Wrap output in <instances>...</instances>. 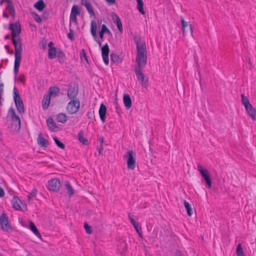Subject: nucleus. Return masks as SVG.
<instances>
[{
    "instance_id": "864d4df0",
    "label": "nucleus",
    "mask_w": 256,
    "mask_h": 256,
    "mask_svg": "<svg viewBox=\"0 0 256 256\" xmlns=\"http://www.w3.org/2000/svg\"><path fill=\"white\" fill-rule=\"evenodd\" d=\"M122 244V245L124 247H125V246H126V243H125V242H123Z\"/></svg>"
},
{
    "instance_id": "f03ea898",
    "label": "nucleus",
    "mask_w": 256,
    "mask_h": 256,
    "mask_svg": "<svg viewBox=\"0 0 256 256\" xmlns=\"http://www.w3.org/2000/svg\"><path fill=\"white\" fill-rule=\"evenodd\" d=\"M137 54L136 59V66L135 68L143 69L146 63L147 52L146 44L143 41L136 42Z\"/></svg>"
},
{
    "instance_id": "f257e3e1",
    "label": "nucleus",
    "mask_w": 256,
    "mask_h": 256,
    "mask_svg": "<svg viewBox=\"0 0 256 256\" xmlns=\"http://www.w3.org/2000/svg\"><path fill=\"white\" fill-rule=\"evenodd\" d=\"M10 29L12 31V42L14 47V72L15 74H16L18 71L22 52V44L18 38L21 30L20 23L16 22L14 24H10Z\"/></svg>"
},
{
    "instance_id": "4d7b16f0",
    "label": "nucleus",
    "mask_w": 256,
    "mask_h": 256,
    "mask_svg": "<svg viewBox=\"0 0 256 256\" xmlns=\"http://www.w3.org/2000/svg\"><path fill=\"white\" fill-rule=\"evenodd\" d=\"M10 54H13V52H12H12H10Z\"/></svg>"
},
{
    "instance_id": "49530a36",
    "label": "nucleus",
    "mask_w": 256,
    "mask_h": 256,
    "mask_svg": "<svg viewBox=\"0 0 256 256\" xmlns=\"http://www.w3.org/2000/svg\"><path fill=\"white\" fill-rule=\"evenodd\" d=\"M24 75H20L18 78V80H20V82L24 83Z\"/></svg>"
},
{
    "instance_id": "393cba45",
    "label": "nucleus",
    "mask_w": 256,
    "mask_h": 256,
    "mask_svg": "<svg viewBox=\"0 0 256 256\" xmlns=\"http://www.w3.org/2000/svg\"><path fill=\"white\" fill-rule=\"evenodd\" d=\"M50 97L49 95H45L42 100V106L44 110H46L48 108L50 103Z\"/></svg>"
},
{
    "instance_id": "20e7f679",
    "label": "nucleus",
    "mask_w": 256,
    "mask_h": 256,
    "mask_svg": "<svg viewBox=\"0 0 256 256\" xmlns=\"http://www.w3.org/2000/svg\"><path fill=\"white\" fill-rule=\"evenodd\" d=\"M80 10L78 6H73L70 17V26H76L78 25L77 16L80 15Z\"/></svg>"
},
{
    "instance_id": "09e8293b",
    "label": "nucleus",
    "mask_w": 256,
    "mask_h": 256,
    "mask_svg": "<svg viewBox=\"0 0 256 256\" xmlns=\"http://www.w3.org/2000/svg\"><path fill=\"white\" fill-rule=\"evenodd\" d=\"M104 33L102 32H100V37L102 40L104 38Z\"/></svg>"
},
{
    "instance_id": "5701e85b",
    "label": "nucleus",
    "mask_w": 256,
    "mask_h": 256,
    "mask_svg": "<svg viewBox=\"0 0 256 256\" xmlns=\"http://www.w3.org/2000/svg\"><path fill=\"white\" fill-rule=\"evenodd\" d=\"M47 125L48 128L52 132H56L59 130L58 127L56 125L52 118H48L47 120Z\"/></svg>"
},
{
    "instance_id": "c9c22d12",
    "label": "nucleus",
    "mask_w": 256,
    "mask_h": 256,
    "mask_svg": "<svg viewBox=\"0 0 256 256\" xmlns=\"http://www.w3.org/2000/svg\"><path fill=\"white\" fill-rule=\"evenodd\" d=\"M54 140L56 146L62 149H64L65 148L64 144L60 142L56 137L53 138Z\"/></svg>"
},
{
    "instance_id": "473e14b6",
    "label": "nucleus",
    "mask_w": 256,
    "mask_h": 256,
    "mask_svg": "<svg viewBox=\"0 0 256 256\" xmlns=\"http://www.w3.org/2000/svg\"><path fill=\"white\" fill-rule=\"evenodd\" d=\"M38 142L39 145L44 147L47 146L48 142L42 136H38Z\"/></svg>"
},
{
    "instance_id": "603ef678",
    "label": "nucleus",
    "mask_w": 256,
    "mask_h": 256,
    "mask_svg": "<svg viewBox=\"0 0 256 256\" xmlns=\"http://www.w3.org/2000/svg\"><path fill=\"white\" fill-rule=\"evenodd\" d=\"M103 142H104V140H103V138H102L100 139V144H102V143H103Z\"/></svg>"
},
{
    "instance_id": "423d86ee",
    "label": "nucleus",
    "mask_w": 256,
    "mask_h": 256,
    "mask_svg": "<svg viewBox=\"0 0 256 256\" xmlns=\"http://www.w3.org/2000/svg\"><path fill=\"white\" fill-rule=\"evenodd\" d=\"M136 154L132 150H128L124 155L126 158L128 168L130 170H133L136 167Z\"/></svg>"
},
{
    "instance_id": "4c0bfd02",
    "label": "nucleus",
    "mask_w": 256,
    "mask_h": 256,
    "mask_svg": "<svg viewBox=\"0 0 256 256\" xmlns=\"http://www.w3.org/2000/svg\"><path fill=\"white\" fill-rule=\"evenodd\" d=\"M38 193V190L36 188H34L32 192L30 193V194L28 196V200H30L31 199L35 196Z\"/></svg>"
},
{
    "instance_id": "f8f14e48",
    "label": "nucleus",
    "mask_w": 256,
    "mask_h": 256,
    "mask_svg": "<svg viewBox=\"0 0 256 256\" xmlns=\"http://www.w3.org/2000/svg\"><path fill=\"white\" fill-rule=\"evenodd\" d=\"M0 226L2 230L6 231H8L10 228L8 216L4 213H3L0 216Z\"/></svg>"
},
{
    "instance_id": "13d9d810",
    "label": "nucleus",
    "mask_w": 256,
    "mask_h": 256,
    "mask_svg": "<svg viewBox=\"0 0 256 256\" xmlns=\"http://www.w3.org/2000/svg\"><path fill=\"white\" fill-rule=\"evenodd\" d=\"M2 86V84H0V86Z\"/></svg>"
},
{
    "instance_id": "79ce46f5",
    "label": "nucleus",
    "mask_w": 256,
    "mask_h": 256,
    "mask_svg": "<svg viewBox=\"0 0 256 256\" xmlns=\"http://www.w3.org/2000/svg\"><path fill=\"white\" fill-rule=\"evenodd\" d=\"M84 228H85V230H86V232L88 234H90L92 233V230L91 227L88 224L86 223L84 224Z\"/></svg>"
},
{
    "instance_id": "7c9ffc66",
    "label": "nucleus",
    "mask_w": 256,
    "mask_h": 256,
    "mask_svg": "<svg viewBox=\"0 0 256 256\" xmlns=\"http://www.w3.org/2000/svg\"><path fill=\"white\" fill-rule=\"evenodd\" d=\"M184 204L188 216H191L192 214V208H191L190 204L186 200H184Z\"/></svg>"
},
{
    "instance_id": "aec40b11",
    "label": "nucleus",
    "mask_w": 256,
    "mask_h": 256,
    "mask_svg": "<svg viewBox=\"0 0 256 256\" xmlns=\"http://www.w3.org/2000/svg\"><path fill=\"white\" fill-rule=\"evenodd\" d=\"M106 107L104 104H101L98 110V113L100 120L102 122L106 121Z\"/></svg>"
},
{
    "instance_id": "a18cd8bd",
    "label": "nucleus",
    "mask_w": 256,
    "mask_h": 256,
    "mask_svg": "<svg viewBox=\"0 0 256 256\" xmlns=\"http://www.w3.org/2000/svg\"><path fill=\"white\" fill-rule=\"evenodd\" d=\"M34 20L38 22H40L42 21L41 18L38 16V15H36V16L34 17Z\"/></svg>"
},
{
    "instance_id": "a878e982",
    "label": "nucleus",
    "mask_w": 256,
    "mask_h": 256,
    "mask_svg": "<svg viewBox=\"0 0 256 256\" xmlns=\"http://www.w3.org/2000/svg\"><path fill=\"white\" fill-rule=\"evenodd\" d=\"M30 228L36 236H38L39 238H40V237H41L40 234L38 232L34 224L32 222H30Z\"/></svg>"
},
{
    "instance_id": "37998d69",
    "label": "nucleus",
    "mask_w": 256,
    "mask_h": 256,
    "mask_svg": "<svg viewBox=\"0 0 256 256\" xmlns=\"http://www.w3.org/2000/svg\"><path fill=\"white\" fill-rule=\"evenodd\" d=\"M104 1L110 6L114 5L116 2V0H104Z\"/></svg>"
},
{
    "instance_id": "4be33fe9",
    "label": "nucleus",
    "mask_w": 256,
    "mask_h": 256,
    "mask_svg": "<svg viewBox=\"0 0 256 256\" xmlns=\"http://www.w3.org/2000/svg\"><path fill=\"white\" fill-rule=\"evenodd\" d=\"M128 218L132 223V224L134 226L135 230L139 234L140 236H141V227L140 224L135 221L134 216L130 214H128Z\"/></svg>"
},
{
    "instance_id": "39448f33",
    "label": "nucleus",
    "mask_w": 256,
    "mask_h": 256,
    "mask_svg": "<svg viewBox=\"0 0 256 256\" xmlns=\"http://www.w3.org/2000/svg\"><path fill=\"white\" fill-rule=\"evenodd\" d=\"M80 102L78 99L71 100L66 106V110L69 114H76L80 109Z\"/></svg>"
},
{
    "instance_id": "a19ab883",
    "label": "nucleus",
    "mask_w": 256,
    "mask_h": 256,
    "mask_svg": "<svg viewBox=\"0 0 256 256\" xmlns=\"http://www.w3.org/2000/svg\"><path fill=\"white\" fill-rule=\"evenodd\" d=\"M100 32L104 34L106 33L110 34V30H108V28L106 27V26L105 24H102V26L101 30Z\"/></svg>"
},
{
    "instance_id": "ea45409f",
    "label": "nucleus",
    "mask_w": 256,
    "mask_h": 256,
    "mask_svg": "<svg viewBox=\"0 0 256 256\" xmlns=\"http://www.w3.org/2000/svg\"><path fill=\"white\" fill-rule=\"evenodd\" d=\"M78 140L80 142L85 145L88 144V140L85 138L81 134H78Z\"/></svg>"
},
{
    "instance_id": "6e6552de",
    "label": "nucleus",
    "mask_w": 256,
    "mask_h": 256,
    "mask_svg": "<svg viewBox=\"0 0 256 256\" xmlns=\"http://www.w3.org/2000/svg\"><path fill=\"white\" fill-rule=\"evenodd\" d=\"M197 168L202 178L205 180L208 188H210L212 186V180L209 171L206 168H204L201 165H198Z\"/></svg>"
},
{
    "instance_id": "9d476101",
    "label": "nucleus",
    "mask_w": 256,
    "mask_h": 256,
    "mask_svg": "<svg viewBox=\"0 0 256 256\" xmlns=\"http://www.w3.org/2000/svg\"><path fill=\"white\" fill-rule=\"evenodd\" d=\"M54 44L52 42H50L48 44V56L50 59L54 58L56 55L58 56H64V53L60 49H57L56 48L53 47Z\"/></svg>"
},
{
    "instance_id": "a211bd4d",
    "label": "nucleus",
    "mask_w": 256,
    "mask_h": 256,
    "mask_svg": "<svg viewBox=\"0 0 256 256\" xmlns=\"http://www.w3.org/2000/svg\"><path fill=\"white\" fill-rule=\"evenodd\" d=\"M81 4L84 6L90 16H94L95 14L90 0H81Z\"/></svg>"
},
{
    "instance_id": "c756f323",
    "label": "nucleus",
    "mask_w": 256,
    "mask_h": 256,
    "mask_svg": "<svg viewBox=\"0 0 256 256\" xmlns=\"http://www.w3.org/2000/svg\"><path fill=\"white\" fill-rule=\"evenodd\" d=\"M56 120L58 122L65 123L67 120V116L64 114H60L56 116Z\"/></svg>"
},
{
    "instance_id": "4468645a",
    "label": "nucleus",
    "mask_w": 256,
    "mask_h": 256,
    "mask_svg": "<svg viewBox=\"0 0 256 256\" xmlns=\"http://www.w3.org/2000/svg\"><path fill=\"white\" fill-rule=\"evenodd\" d=\"M78 93V88L74 85L70 86L68 90V96L70 100L76 99V98Z\"/></svg>"
},
{
    "instance_id": "cd10ccee",
    "label": "nucleus",
    "mask_w": 256,
    "mask_h": 256,
    "mask_svg": "<svg viewBox=\"0 0 256 256\" xmlns=\"http://www.w3.org/2000/svg\"><path fill=\"white\" fill-rule=\"evenodd\" d=\"M34 7L39 11H42L44 7L45 4L42 0H39L38 2L34 4Z\"/></svg>"
},
{
    "instance_id": "e433bc0d",
    "label": "nucleus",
    "mask_w": 256,
    "mask_h": 256,
    "mask_svg": "<svg viewBox=\"0 0 256 256\" xmlns=\"http://www.w3.org/2000/svg\"><path fill=\"white\" fill-rule=\"evenodd\" d=\"M9 112H12V118L14 120H16L20 124V119L19 117L16 114L14 110L12 108H10L9 110Z\"/></svg>"
},
{
    "instance_id": "b1692460",
    "label": "nucleus",
    "mask_w": 256,
    "mask_h": 256,
    "mask_svg": "<svg viewBox=\"0 0 256 256\" xmlns=\"http://www.w3.org/2000/svg\"><path fill=\"white\" fill-rule=\"evenodd\" d=\"M123 102L126 108L130 109L132 106V100L128 94H126L124 96Z\"/></svg>"
},
{
    "instance_id": "de8ad7c7",
    "label": "nucleus",
    "mask_w": 256,
    "mask_h": 256,
    "mask_svg": "<svg viewBox=\"0 0 256 256\" xmlns=\"http://www.w3.org/2000/svg\"><path fill=\"white\" fill-rule=\"evenodd\" d=\"M4 190L1 188H0V198L4 196Z\"/></svg>"
},
{
    "instance_id": "1a4fd4ad",
    "label": "nucleus",
    "mask_w": 256,
    "mask_h": 256,
    "mask_svg": "<svg viewBox=\"0 0 256 256\" xmlns=\"http://www.w3.org/2000/svg\"><path fill=\"white\" fill-rule=\"evenodd\" d=\"M142 70V69L135 68L136 75L142 87L147 88L148 86V78L144 75Z\"/></svg>"
},
{
    "instance_id": "bb28decb",
    "label": "nucleus",
    "mask_w": 256,
    "mask_h": 256,
    "mask_svg": "<svg viewBox=\"0 0 256 256\" xmlns=\"http://www.w3.org/2000/svg\"><path fill=\"white\" fill-rule=\"evenodd\" d=\"M137 2V9L138 12L142 15L145 14V12L144 10V2L142 0H136Z\"/></svg>"
},
{
    "instance_id": "2eb2a0df",
    "label": "nucleus",
    "mask_w": 256,
    "mask_h": 256,
    "mask_svg": "<svg viewBox=\"0 0 256 256\" xmlns=\"http://www.w3.org/2000/svg\"><path fill=\"white\" fill-rule=\"evenodd\" d=\"M96 30H97V25L96 23L94 21H92L91 22L90 26V31L91 34L94 38L95 40L98 43L100 46H102V43L99 40L97 37L96 35Z\"/></svg>"
},
{
    "instance_id": "58836bf2",
    "label": "nucleus",
    "mask_w": 256,
    "mask_h": 256,
    "mask_svg": "<svg viewBox=\"0 0 256 256\" xmlns=\"http://www.w3.org/2000/svg\"><path fill=\"white\" fill-rule=\"evenodd\" d=\"M6 8L8 10V12L10 14H12V15L14 14V9L13 8L12 4L9 2H8Z\"/></svg>"
},
{
    "instance_id": "c03bdc74",
    "label": "nucleus",
    "mask_w": 256,
    "mask_h": 256,
    "mask_svg": "<svg viewBox=\"0 0 256 256\" xmlns=\"http://www.w3.org/2000/svg\"><path fill=\"white\" fill-rule=\"evenodd\" d=\"M97 150L99 154H102V152L103 150L102 146V144H100V146H98L97 148Z\"/></svg>"
},
{
    "instance_id": "6ab92c4d",
    "label": "nucleus",
    "mask_w": 256,
    "mask_h": 256,
    "mask_svg": "<svg viewBox=\"0 0 256 256\" xmlns=\"http://www.w3.org/2000/svg\"><path fill=\"white\" fill-rule=\"evenodd\" d=\"M11 203L12 208L15 210H23V209L21 206L22 204V202L18 196H14L11 200Z\"/></svg>"
},
{
    "instance_id": "f704fd0d",
    "label": "nucleus",
    "mask_w": 256,
    "mask_h": 256,
    "mask_svg": "<svg viewBox=\"0 0 256 256\" xmlns=\"http://www.w3.org/2000/svg\"><path fill=\"white\" fill-rule=\"evenodd\" d=\"M80 58L82 62L86 61L88 62L86 54L84 50H82L80 52Z\"/></svg>"
},
{
    "instance_id": "6e6d98bb",
    "label": "nucleus",
    "mask_w": 256,
    "mask_h": 256,
    "mask_svg": "<svg viewBox=\"0 0 256 256\" xmlns=\"http://www.w3.org/2000/svg\"><path fill=\"white\" fill-rule=\"evenodd\" d=\"M112 60H114V58H113V56L112 55Z\"/></svg>"
},
{
    "instance_id": "0eeeda50",
    "label": "nucleus",
    "mask_w": 256,
    "mask_h": 256,
    "mask_svg": "<svg viewBox=\"0 0 256 256\" xmlns=\"http://www.w3.org/2000/svg\"><path fill=\"white\" fill-rule=\"evenodd\" d=\"M14 100L17 110L18 112L23 113L24 111V104L18 94V90L16 88L14 89Z\"/></svg>"
},
{
    "instance_id": "c85d7f7f",
    "label": "nucleus",
    "mask_w": 256,
    "mask_h": 256,
    "mask_svg": "<svg viewBox=\"0 0 256 256\" xmlns=\"http://www.w3.org/2000/svg\"><path fill=\"white\" fill-rule=\"evenodd\" d=\"M59 91L60 90L57 87L50 88L48 91L47 95L50 96V97L55 96L59 92Z\"/></svg>"
},
{
    "instance_id": "9b49d317",
    "label": "nucleus",
    "mask_w": 256,
    "mask_h": 256,
    "mask_svg": "<svg viewBox=\"0 0 256 256\" xmlns=\"http://www.w3.org/2000/svg\"><path fill=\"white\" fill-rule=\"evenodd\" d=\"M61 186V182L58 178H52L50 180L46 186L48 189L50 191L56 192Z\"/></svg>"
},
{
    "instance_id": "3c124183",
    "label": "nucleus",
    "mask_w": 256,
    "mask_h": 256,
    "mask_svg": "<svg viewBox=\"0 0 256 256\" xmlns=\"http://www.w3.org/2000/svg\"><path fill=\"white\" fill-rule=\"evenodd\" d=\"M176 256H183L180 252H178Z\"/></svg>"
},
{
    "instance_id": "2f4dec72",
    "label": "nucleus",
    "mask_w": 256,
    "mask_h": 256,
    "mask_svg": "<svg viewBox=\"0 0 256 256\" xmlns=\"http://www.w3.org/2000/svg\"><path fill=\"white\" fill-rule=\"evenodd\" d=\"M236 254L237 256H245L240 244H238L237 246Z\"/></svg>"
},
{
    "instance_id": "8fccbe9b",
    "label": "nucleus",
    "mask_w": 256,
    "mask_h": 256,
    "mask_svg": "<svg viewBox=\"0 0 256 256\" xmlns=\"http://www.w3.org/2000/svg\"><path fill=\"white\" fill-rule=\"evenodd\" d=\"M68 38L70 39V40H72V36L70 35V34H68Z\"/></svg>"
},
{
    "instance_id": "72a5a7b5",
    "label": "nucleus",
    "mask_w": 256,
    "mask_h": 256,
    "mask_svg": "<svg viewBox=\"0 0 256 256\" xmlns=\"http://www.w3.org/2000/svg\"><path fill=\"white\" fill-rule=\"evenodd\" d=\"M66 186L68 190V194L70 196H72V194H73L74 193V190L72 188L70 184L68 182H66Z\"/></svg>"
},
{
    "instance_id": "ddd939ff",
    "label": "nucleus",
    "mask_w": 256,
    "mask_h": 256,
    "mask_svg": "<svg viewBox=\"0 0 256 256\" xmlns=\"http://www.w3.org/2000/svg\"><path fill=\"white\" fill-rule=\"evenodd\" d=\"M109 48L108 44H106L102 47V54L103 60L106 64L108 65L109 63L108 54H109Z\"/></svg>"
},
{
    "instance_id": "7ed1b4c3",
    "label": "nucleus",
    "mask_w": 256,
    "mask_h": 256,
    "mask_svg": "<svg viewBox=\"0 0 256 256\" xmlns=\"http://www.w3.org/2000/svg\"><path fill=\"white\" fill-rule=\"evenodd\" d=\"M242 103L244 106L246 112L248 115L254 120L256 119V110L250 104L248 98L244 96V94H241Z\"/></svg>"
},
{
    "instance_id": "dca6fc26",
    "label": "nucleus",
    "mask_w": 256,
    "mask_h": 256,
    "mask_svg": "<svg viewBox=\"0 0 256 256\" xmlns=\"http://www.w3.org/2000/svg\"><path fill=\"white\" fill-rule=\"evenodd\" d=\"M112 18L114 24L117 26L119 32L122 33L123 30L122 24L119 16L114 12L112 14Z\"/></svg>"
},
{
    "instance_id": "412c9836",
    "label": "nucleus",
    "mask_w": 256,
    "mask_h": 256,
    "mask_svg": "<svg viewBox=\"0 0 256 256\" xmlns=\"http://www.w3.org/2000/svg\"><path fill=\"white\" fill-rule=\"evenodd\" d=\"M128 218L132 223V224L134 226L135 230L139 234L140 236H141V227L140 224L135 221L134 216L130 214H128Z\"/></svg>"
},
{
    "instance_id": "f3484780",
    "label": "nucleus",
    "mask_w": 256,
    "mask_h": 256,
    "mask_svg": "<svg viewBox=\"0 0 256 256\" xmlns=\"http://www.w3.org/2000/svg\"><path fill=\"white\" fill-rule=\"evenodd\" d=\"M180 22L182 24V30L183 35L185 36L186 32V28H189L190 32V34L192 35L193 30L192 26L190 24H189L188 22H186L182 17H180Z\"/></svg>"
},
{
    "instance_id": "5fc2aeb1",
    "label": "nucleus",
    "mask_w": 256,
    "mask_h": 256,
    "mask_svg": "<svg viewBox=\"0 0 256 256\" xmlns=\"http://www.w3.org/2000/svg\"><path fill=\"white\" fill-rule=\"evenodd\" d=\"M4 16H6V18H8V15L5 14H4Z\"/></svg>"
}]
</instances>
